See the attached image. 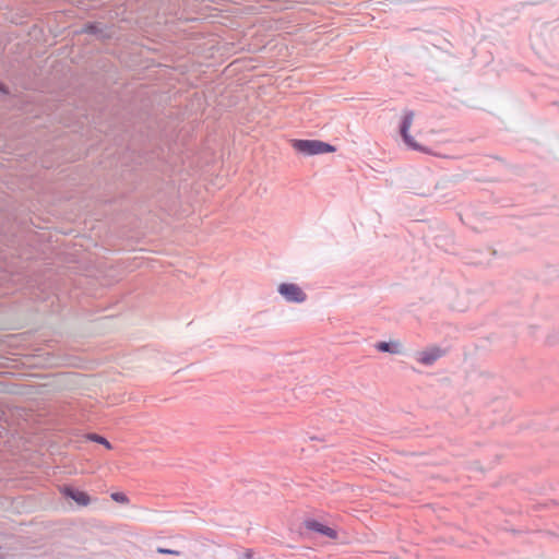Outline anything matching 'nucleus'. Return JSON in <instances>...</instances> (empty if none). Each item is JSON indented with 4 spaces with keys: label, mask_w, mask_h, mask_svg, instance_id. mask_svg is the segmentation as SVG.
<instances>
[{
    "label": "nucleus",
    "mask_w": 559,
    "mask_h": 559,
    "mask_svg": "<svg viewBox=\"0 0 559 559\" xmlns=\"http://www.w3.org/2000/svg\"><path fill=\"white\" fill-rule=\"evenodd\" d=\"M414 116L415 114L413 110L404 111V115L399 126V133L405 145H407L409 148L423 153H428V148L416 142L414 138L409 134V128L412 127Z\"/></svg>",
    "instance_id": "nucleus-2"
},
{
    "label": "nucleus",
    "mask_w": 559,
    "mask_h": 559,
    "mask_svg": "<svg viewBox=\"0 0 559 559\" xmlns=\"http://www.w3.org/2000/svg\"><path fill=\"white\" fill-rule=\"evenodd\" d=\"M445 354V350L433 346L418 353L417 361L425 366H432L439 358Z\"/></svg>",
    "instance_id": "nucleus-7"
},
{
    "label": "nucleus",
    "mask_w": 559,
    "mask_h": 559,
    "mask_svg": "<svg viewBox=\"0 0 559 559\" xmlns=\"http://www.w3.org/2000/svg\"><path fill=\"white\" fill-rule=\"evenodd\" d=\"M277 292L287 302L301 304L307 300V294L295 283H282Z\"/></svg>",
    "instance_id": "nucleus-3"
},
{
    "label": "nucleus",
    "mask_w": 559,
    "mask_h": 559,
    "mask_svg": "<svg viewBox=\"0 0 559 559\" xmlns=\"http://www.w3.org/2000/svg\"><path fill=\"white\" fill-rule=\"evenodd\" d=\"M156 551L162 555L179 556L181 552L170 548L157 547Z\"/></svg>",
    "instance_id": "nucleus-11"
},
{
    "label": "nucleus",
    "mask_w": 559,
    "mask_h": 559,
    "mask_svg": "<svg viewBox=\"0 0 559 559\" xmlns=\"http://www.w3.org/2000/svg\"><path fill=\"white\" fill-rule=\"evenodd\" d=\"M304 526L306 530L323 535L330 539H336L338 537L336 530L324 525L316 519H306L304 521Z\"/></svg>",
    "instance_id": "nucleus-6"
},
{
    "label": "nucleus",
    "mask_w": 559,
    "mask_h": 559,
    "mask_svg": "<svg viewBox=\"0 0 559 559\" xmlns=\"http://www.w3.org/2000/svg\"><path fill=\"white\" fill-rule=\"evenodd\" d=\"M111 499L118 503H123V504L129 502V498L127 497V495L121 491L112 492Z\"/></svg>",
    "instance_id": "nucleus-10"
},
{
    "label": "nucleus",
    "mask_w": 559,
    "mask_h": 559,
    "mask_svg": "<svg viewBox=\"0 0 559 559\" xmlns=\"http://www.w3.org/2000/svg\"><path fill=\"white\" fill-rule=\"evenodd\" d=\"M0 93L4 96L10 95V88L0 81Z\"/></svg>",
    "instance_id": "nucleus-12"
},
{
    "label": "nucleus",
    "mask_w": 559,
    "mask_h": 559,
    "mask_svg": "<svg viewBox=\"0 0 559 559\" xmlns=\"http://www.w3.org/2000/svg\"><path fill=\"white\" fill-rule=\"evenodd\" d=\"M374 347L381 353L401 354V343L396 341L378 342Z\"/></svg>",
    "instance_id": "nucleus-8"
},
{
    "label": "nucleus",
    "mask_w": 559,
    "mask_h": 559,
    "mask_svg": "<svg viewBox=\"0 0 559 559\" xmlns=\"http://www.w3.org/2000/svg\"><path fill=\"white\" fill-rule=\"evenodd\" d=\"M88 440L93 441V442H96V443H99V444H103L105 448L107 449H111L112 445L111 443L103 436L98 435V433H90L88 435Z\"/></svg>",
    "instance_id": "nucleus-9"
},
{
    "label": "nucleus",
    "mask_w": 559,
    "mask_h": 559,
    "mask_svg": "<svg viewBox=\"0 0 559 559\" xmlns=\"http://www.w3.org/2000/svg\"><path fill=\"white\" fill-rule=\"evenodd\" d=\"M81 33L93 35L96 39L105 41L111 39L114 33L111 28L100 22H87L83 25Z\"/></svg>",
    "instance_id": "nucleus-4"
},
{
    "label": "nucleus",
    "mask_w": 559,
    "mask_h": 559,
    "mask_svg": "<svg viewBox=\"0 0 559 559\" xmlns=\"http://www.w3.org/2000/svg\"><path fill=\"white\" fill-rule=\"evenodd\" d=\"M253 558V552L252 550L248 549L245 554H243V559H252Z\"/></svg>",
    "instance_id": "nucleus-13"
},
{
    "label": "nucleus",
    "mask_w": 559,
    "mask_h": 559,
    "mask_svg": "<svg viewBox=\"0 0 559 559\" xmlns=\"http://www.w3.org/2000/svg\"><path fill=\"white\" fill-rule=\"evenodd\" d=\"M59 491L64 498L73 500L80 507H86L91 503V497L87 492L82 491L71 485L60 486Z\"/></svg>",
    "instance_id": "nucleus-5"
},
{
    "label": "nucleus",
    "mask_w": 559,
    "mask_h": 559,
    "mask_svg": "<svg viewBox=\"0 0 559 559\" xmlns=\"http://www.w3.org/2000/svg\"><path fill=\"white\" fill-rule=\"evenodd\" d=\"M289 143L298 154L304 156H314L336 151L334 145L321 140L292 139Z\"/></svg>",
    "instance_id": "nucleus-1"
}]
</instances>
